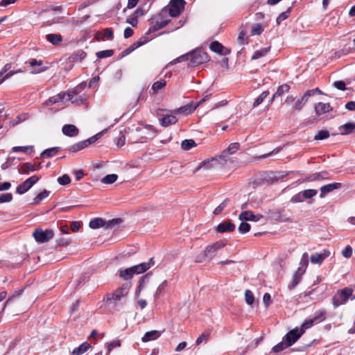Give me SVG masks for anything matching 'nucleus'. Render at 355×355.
<instances>
[{"mask_svg":"<svg viewBox=\"0 0 355 355\" xmlns=\"http://www.w3.org/2000/svg\"><path fill=\"white\" fill-rule=\"evenodd\" d=\"M46 40L52 44L57 46L62 42V36L60 34L49 33L46 35Z\"/></svg>","mask_w":355,"mask_h":355,"instance_id":"23","label":"nucleus"},{"mask_svg":"<svg viewBox=\"0 0 355 355\" xmlns=\"http://www.w3.org/2000/svg\"><path fill=\"white\" fill-rule=\"evenodd\" d=\"M185 3L184 0H171L168 8H165L162 11L168 9L169 15L172 17H176L184 10Z\"/></svg>","mask_w":355,"mask_h":355,"instance_id":"8","label":"nucleus"},{"mask_svg":"<svg viewBox=\"0 0 355 355\" xmlns=\"http://www.w3.org/2000/svg\"><path fill=\"white\" fill-rule=\"evenodd\" d=\"M87 148L85 141H81L69 147V150L72 153H76Z\"/></svg>","mask_w":355,"mask_h":355,"instance_id":"33","label":"nucleus"},{"mask_svg":"<svg viewBox=\"0 0 355 355\" xmlns=\"http://www.w3.org/2000/svg\"><path fill=\"white\" fill-rule=\"evenodd\" d=\"M66 94H58V96H53V97H51L49 98L48 100H46L44 103V105H53V104H55L58 102H61L63 101L64 96H65Z\"/></svg>","mask_w":355,"mask_h":355,"instance_id":"32","label":"nucleus"},{"mask_svg":"<svg viewBox=\"0 0 355 355\" xmlns=\"http://www.w3.org/2000/svg\"><path fill=\"white\" fill-rule=\"evenodd\" d=\"M354 290L350 287H345L337 291L332 297V304L334 308L347 303L349 298L352 295Z\"/></svg>","mask_w":355,"mask_h":355,"instance_id":"3","label":"nucleus"},{"mask_svg":"<svg viewBox=\"0 0 355 355\" xmlns=\"http://www.w3.org/2000/svg\"><path fill=\"white\" fill-rule=\"evenodd\" d=\"M135 274L139 275L145 272L148 270V266L144 263H141L132 266Z\"/></svg>","mask_w":355,"mask_h":355,"instance_id":"34","label":"nucleus"},{"mask_svg":"<svg viewBox=\"0 0 355 355\" xmlns=\"http://www.w3.org/2000/svg\"><path fill=\"white\" fill-rule=\"evenodd\" d=\"M53 232L51 230H42L37 228L33 233V236L37 243H46L50 241L53 237Z\"/></svg>","mask_w":355,"mask_h":355,"instance_id":"9","label":"nucleus"},{"mask_svg":"<svg viewBox=\"0 0 355 355\" xmlns=\"http://www.w3.org/2000/svg\"><path fill=\"white\" fill-rule=\"evenodd\" d=\"M303 334L301 330L298 329L297 327L288 331L284 337V341L287 343V346H291L293 345Z\"/></svg>","mask_w":355,"mask_h":355,"instance_id":"11","label":"nucleus"},{"mask_svg":"<svg viewBox=\"0 0 355 355\" xmlns=\"http://www.w3.org/2000/svg\"><path fill=\"white\" fill-rule=\"evenodd\" d=\"M166 85V81L164 79H161L158 81L155 82L153 85L151 89L153 90V94H155L158 92L159 90L163 89Z\"/></svg>","mask_w":355,"mask_h":355,"instance_id":"31","label":"nucleus"},{"mask_svg":"<svg viewBox=\"0 0 355 355\" xmlns=\"http://www.w3.org/2000/svg\"><path fill=\"white\" fill-rule=\"evenodd\" d=\"M120 223H121V218H114L106 221L102 218L97 217L89 222V227L94 230L98 229L100 227H104L105 230H107L112 228Z\"/></svg>","mask_w":355,"mask_h":355,"instance_id":"4","label":"nucleus"},{"mask_svg":"<svg viewBox=\"0 0 355 355\" xmlns=\"http://www.w3.org/2000/svg\"><path fill=\"white\" fill-rule=\"evenodd\" d=\"M103 35L106 37L109 40H112L114 38L113 30L110 28H106L102 31Z\"/></svg>","mask_w":355,"mask_h":355,"instance_id":"59","label":"nucleus"},{"mask_svg":"<svg viewBox=\"0 0 355 355\" xmlns=\"http://www.w3.org/2000/svg\"><path fill=\"white\" fill-rule=\"evenodd\" d=\"M171 22L170 19H163L162 13L157 16L153 17L150 19V24H151L146 34L149 35L157 31L158 30L165 27Z\"/></svg>","mask_w":355,"mask_h":355,"instance_id":"6","label":"nucleus"},{"mask_svg":"<svg viewBox=\"0 0 355 355\" xmlns=\"http://www.w3.org/2000/svg\"><path fill=\"white\" fill-rule=\"evenodd\" d=\"M189 57H190V53H189L184 54V55H180V57L174 59L173 61H171L170 62V64H175L176 63L187 60Z\"/></svg>","mask_w":355,"mask_h":355,"instance_id":"58","label":"nucleus"},{"mask_svg":"<svg viewBox=\"0 0 355 355\" xmlns=\"http://www.w3.org/2000/svg\"><path fill=\"white\" fill-rule=\"evenodd\" d=\"M62 130L64 135L71 137H75L79 133L78 129L74 125L71 124L64 125Z\"/></svg>","mask_w":355,"mask_h":355,"instance_id":"21","label":"nucleus"},{"mask_svg":"<svg viewBox=\"0 0 355 355\" xmlns=\"http://www.w3.org/2000/svg\"><path fill=\"white\" fill-rule=\"evenodd\" d=\"M178 121L177 117L173 114H166L159 119L160 125L163 127H167L175 124Z\"/></svg>","mask_w":355,"mask_h":355,"instance_id":"19","label":"nucleus"},{"mask_svg":"<svg viewBox=\"0 0 355 355\" xmlns=\"http://www.w3.org/2000/svg\"><path fill=\"white\" fill-rule=\"evenodd\" d=\"M167 286V282L166 280H164L157 288V291L154 295V297L155 300L158 299L159 296L162 295L164 289L166 288Z\"/></svg>","mask_w":355,"mask_h":355,"instance_id":"46","label":"nucleus"},{"mask_svg":"<svg viewBox=\"0 0 355 355\" xmlns=\"http://www.w3.org/2000/svg\"><path fill=\"white\" fill-rule=\"evenodd\" d=\"M150 275H151V273H147V274L143 275L141 277H140L139 282V285L137 287L136 291H135V295L137 297H138L140 295V293H141V290L143 289L144 285L145 284V283L146 282L148 281Z\"/></svg>","mask_w":355,"mask_h":355,"instance_id":"28","label":"nucleus"},{"mask_svg":"<svg viewBox=\"0 0 355 355\" xmlns=\"http://www.w3.org/2000/svg\"><path fill=\"white\" fill-rule=\"evenodd\" d=\"M270 49V47L262 48L259 50L256 51L252 56V60H257L265 56L269 51Z\"/></svg>","mask_w":355,"mask_h":355,"instance_id":"35","label":"nucleus"},{"mask_svg":"<svg viewBox=\"0 0 355 355\" xmlns=\"http://www.w3.org/2000/svg\"><path fill=\"white\" fill-rule=\"evenodd\" d=\"M342 254L345 258H349L352 254V248L349 245H347L342 251Z\"/></svg>","mask_w":355,"mask_h":355,"instance_id":"63","label":"nucleus"},{"mask_svg":"<svg viewBox=\"0 0 355 355\" xmlns=\"http://www.w3.org/2000/svg\"><path fill=\"white\" fill-rule=\"evenodd\" d=\"M114 54L113 50H104L96 53V56L98 58H105L112 56Z\"/></svg>","mask_w":355,"mask_h":355,"instance_id":"47","label":"nucleus"},{"mask_svg":"<svg viewBox=\"0 0 355 355\" xmlns=\"http://www.w3.org/2000/svg\"><path fill=\"white\" fill-rule=\"evenodd\" d=\"M239 219L241 220H253L257 221L259 220L257 216H255L252 211H244L239 215Z\"/></svg>","mask_w":355,"mask_h":355,"instance_id":"27","label":"nucleus"},{"mask_svg":"<svg viewBox=\"0 0 355 355\" xmlns=\"http://www.w3.org/2000/svg\"><path fill=\"white\" fill-rule=\"evenodd\" d=\"M304 200V199L302 195V191L294 195L291 199V202H294V203L302 202Z\"/></svg>","mask_w":355,"mask_h":355,"instance_id":"60","label":"nucleus"},{"mask_svg":"<svg viewBox=\"0 0 355 355\" xmlns=\"http://www.w3.org/2000/svg\"><path fill=\"white\" fill-rule=\"evenodd\" d=\"M226 243L223 241H218L206 247L203 252L202 260H211L212 259L217 252L225 247Z\"/></svg>","mask_w":355,"mask_h":355,"instance_id":"5","label":"nucleus"},{"mask_svg":"<svg viewBox=\"0 0 355 355\" xmlns=\"http://www.w3.org/2000/svg\"><path fill=\"white\" fill-rule=\"evenodd\" d=\"M118 178L117 175L116 174H110L105 175L101 180V182L105 184H113L116 181Z\"/></svg>","mask_w":355,"mask_h":355,"instance_id":"38","label":"nucleus"},{"mask_svg":"<svg viewBox=\"0 0 355 355\" xmlns=\"http://www.w3.org/2000/svg\"><path fill=\"white\" fill-rule=\"evenodd\" d=\"M235 230V225L230 221L226 220L218 225L216 230L218 232H232Z\"/></svg>","mask_w":355,"mask_h":355,"instance_id":"17","label":"nucleus"},{"mask_svg":"<svg viewBox=\"0 0 355 355\" xmlns=\"http://www.w3.org/2000/svg\"><path fill=\"white\" fill-rule=\"evenodd\" d=\"M250 230V225L246 222H242L239 227V232L241 234H245Z\"/></svg>","mask_w":355,"mask_h":355,"instance_id":"54","label":"nucleus"},{"mask_svg":"<svg viewBox=\"0 0 355 355\" xmlns=\"http://www.w3.org/2000/svg\"><path fill=\"white\" fill-rule=\"evenodd\" d=\"M306 102L307 101H306V99H304V97L302 96L300 99L297 100V101L295 103L293 108L297 111L301 110Z\"/></svg>","mask_w":355,"mask_h":355,"instance_id":"52","label":"nucleus"},{"mask_svg":"<svg viewBox=\"0 0 355 355\" xmlns=\"http://www.w3.org/2000/svg\"><path fill=\"white\" fill-rule=\"evenodd\" d=\"M330 134L328 130H322L317 132V134L314 136L315 140H323L327 139L329 137Z\"/></svg>","mask_w":355,"mask_h":355,"instance_id":"43","label":"nucleus"},{"mask_svg":"<svg viewBox=\"0 0 355 355\" xmlns=\"http://www.w3.org/2000/svg\"><path fill=\"white\" fill-rule=\"evenodd\" d=\"M162 334V331L153 330L146 332L144 336L142 337L141 340L144 343L149 342L151 340H156Z\"/></svg>","mask_w":355,"mask_h":355,"instance_id":"22","label":"nucleus"},{"mask_svg":"<svg viewBox=\"0 0 355 355\" xmlns=\"http://www.w3.org/2000/svg\"><path fill=\"white\" fill-rule=\"evenodd\" d=\"M269 95L268 91L263 92L259 97H257L253 103V107H257L263 103V100Z\"/></svg>","mask_w":355,"mask_h":355,"instance_id":"44","label":"nucleus"},{"mask_svg":"<svg viewBox=\"0 0 355 355\" xmlns=\"http://www.w3.org/2000/svg\"><path fill=\"white\" fill-rule=\"evenodd\" d=\"M288 347L289 346H287V343L286 341H284V342L282 341V342L279 343L275 346H274L272 348V350L275 352H279Z\"/></svg>","mask_w":355,"mask_h":355,"instance_id":"55","label":"nucleus"},{"mask_svg":"<svg viewBox=\"0 0 355 355\" xmlns=\"http://www.w3.org/2000/svg\"><path fill=\"white\" fill-rule=\"evenodd\" d=\"M230 202V199H225L214 211V215L220 214L222 211L227 206Z\"/></svg>","mask_w":355,"mask_h":355,"instance_id":"42","label":"nucleus"},{"mask_svg":"<svg viewBox=\"0 0 355 355\" xmlns=\"http://www.w3.org/2000/svg\"><path fill=\"white\" fill-rule=\"evenodd\" d=\"M292 9V6H290L285 12H282L277 18L276 21L277 24H280L283 21L286 20L290 15Z\"/></svg>","mask_w":355,"mask_h":355,"instance_id":"37","label":"nucleus"},{"mask_svg":"<svg viewBox=\"0 0 355 355\" xmlns=\"http://www.w3.org/2000/svg\"><path fill=\"white\" fill-rule=\"evenodd\" d=\"M60 150V148L58 147H53L51 148H48L44 150L40 155L41 157L44 158H49L51 157L54 156L56 155Z\"/></svg>","mask_w":355,"mask_h":355,"instance_id":"30","label":"nucleus"},{"mask_svg":"<svg viewBox=\"0 0 355 355\" xmlns=\"http://www.w3.org/2000/svg\"><path fill=\"white\" fill-rule=\"evenodd\" d=\"M39 178L33 175L26 179L23 183L19 184L16 189V192L19 194H23L28 191L37 181Z\"/></svg>","mask_w":355,"mask_h":355,"instance_id":"10","label":"nucleus"},{"mask_svg":"<svg viewBox=\"0 0 355 355\" xmlns=\"http://www.w3.org/2000/svg\"><path fill=\"white\" fill-rule=\"evenodd\" d=\"M130 286L125 284L116 289L113 293L107 294L104 298L105 305L110 312L119 311L126 302Z\"/></svg>","mask_w":355,"mask_h":355,"instance_id":"1","label":"nucleus"},{"mask_svg":"<svg viewBox=\"0 0 355 355\" xmlns=\"http://www.w3.org/2000/svg\"><path fill=\"white\" fill-rule=\"evenodd\" d=\"M196 143L193 139H185L182 141L181 147L184 150H188L191 148L196 146Z\"/></svg>","mask_w":355,"mask_h":355,"instance_id":"39","label":"nucleus"},{"mask_svg":"<svg viewBox=\"0 0 355 355\" xmlns=\"http://www.w3.org/2000/svg\"><path fill=\"white\" fill-rule=\"evenodd\" d=\"M334 86L339 90L344 91L346 89L345 83L342 80L335 81L334 83Z\"/></svg>","mask_w":355,"mask_h":355,"instance_id":"64","label":"nucleus"},{"mask_svg":"<svg viewBox=\"0 0 355 355\" xmlns=\"http://www.w3.org/2000/svg\"><path fill=\"white\" fill-rule=\"evenodd\" d=\"M58 182L60 185H68L71 182V178L67 174H64L58 178Z\"/></svg>","mask_w":355,"mask_h":355,"instance_id":"50","label":"nucleus"},{"mask_svg":"<svg viewBox=\"0 0 355 355\" xmlns=\"http://www.w3.org/2000/svg\"><path fill=\"white\" fill-rule=\"evenodd\" d=\"M300 264V267H302V268L305 269V270L306 269V268L309 265V256L306 252H304L302 254Z\"/></svg>","mask_w":355,"mask_h":355,"instance_id":"53","label":"nucleus"},{"mask_svg":"<svg viewBox=\"0 0 355 355\" xmlns=\"http://www.w3.org/2000/svg\"><path fill=\"white\" fill-rule=\"evenodd\" d=\"M240 148V144L235 142L229 145L228 148L223 150L218 157L212 158L211 159L205 160L200 164L196 168L195 171H199L202 168L209 169L217 165H224L229 159V155L235 153Z\"/></svg>","mask_w":355,"mask_h":355,"instance_id":"2","label":"nucleus"},{"mask_svg":"<svg viewBox=\"0 0 355 355\" xmlns=\"http://www.w3.org/2000/svg\"><path fill=\"white\" fill-rule=\"evenodd\" d=\"M305 272V269L299 267L298 269L293 275V280L291 284L288 285L290 290L294 288L301 281L302 275Z\"/></svg>","mask_w":355,"mask_h":355,"instance_id":"18","label":"nucleus"},{"mask_svg":"<svg viewBox=\"0 0 355 355\" xmlns=\"http://www.w3.org/2000/svg\"><path fill=\"white\" fill-rule=\"evenodd\" d=\"M245 300L248 304L252 305L254 301V297L252 292L250 290H246L245 292Z\"/></svg>","mask_w":355,"mask_h":355,"instance_id":"49","label":"nucleus"},{"mask_svg":"<svg viewBox=\"0 0 355 355\" xmlns=\"http://www.w3.org/2000/svg\"><path fill=\"white\" fill-rule=\"evenodd\" d=\"M289 89H290V86L287 84H284L282 85H280L277 88L275 93L272 95V96L270 101V103H272L275 98L281 96L285 92H288Z\"/></svg>","mask_w":355,"mask_h":355,"instance_id":"25","label":"nucleus"},{"mask_svg":"<svg viewBox=\"0 0 355 355\" xmlns=\"http://www.w3.org/2000/svg\"><path fill=\"white\" fill-rule=\"evenodd\" d=\"M49 195V191H46V189L41 191L34 199H33V204L37 205L39 204L42 200L47 198Z\"/></svg>","mask_w":355,"mask_h":355,"instance_id":"36","label":"nucleus"},{"mask_svg":"<svg viewBox=\"0 0 355 355\" xmlns=\"http://www.w3.org/2000/svg\"><path fill=\"white\" fill-rule=\"evenodd\" d=\"M190 64L196 67L209 60L207 53L201 49H196L190 53Z\"/></svg>","mask_w":355,"mask_h":355,"instance_id":"7","label":"nucleus"},{"mask_svg":"<svg viewBox=\"0 0 355 355\" xmlns=\"http://www.w3.org/2000/svg\"><path fill=\"white\" fill-rule=\"evenodd\" d=\"M210 49L219 55H227L231 53V49L224 46L218 41L212 42L209 46Z\"/></svg>","mask_w":355,"mask_h":355,"instance_id":"12","label":"nucleus"},{"mask_svg":"<svg viewBox=\"0 0 355 355\" xmlns=\"http://www.w3.org/2000/svg\"><path fill=\"white\" fill-rule=\"evenodd\" d=\"M121 346V340L119 339L114 340L107 344V354L109 355L111 351L115 348Z\"/></svg>","mask_w":355,"mask_h":355,"instance_id":"48","label":"nucleus"},{"mask_svg":"<svg viewBox=\"0 0 355 355\" xmlns=\"http://www.w3.org/2000/svg\"><path fill=\"white\" fill-rule=\"evenodd\" d=\"M33 146H15L12 148L13 152L27 153L28 149H32Z\"/></svg>","mask_w":355,"mask_h":355,"instance_id":"62","label":"nucleus"},{"mask_svg":"<svg viewBox=\"0 0 355 355\" xmlns=\"http://www.w3.org/2000/svg\"><path fill=\"white\" fill-rule=\"evenodd\" d=\"M314 323H315V321L313 320V318H311V319L309 318V319L305 320V321L301 325V327H300L301 331L304 334L305 332V331L307 329L311 328L314 324Z\"/></svg>","mask_w":355,"mask_h":355,"instance_id":"41","label":"nucleus"},{"mask_svg":"<svg viewBox=\"0 0 355 355\" xmlns=\"http://www.w3.org/2000/svg\"><path fill=\"white\" fill-rule=\"evenodd\" d=\"M325 310H320L315 313V316L313 319L315 321V323H319L325 319Z\"/></svg>","mask_w":355,"mask_h":355,"instance_id":"40","label":"nucleus"},{"mask_svg":"<svg viewBox=\"0 0 355 355\" xmlns=\"http://www.w3.org/2000/svg\"><path fill=\"white\" fill-rule=\"evenodd\" d=\"M318 193L316 189H306L302 191L304 199H310Z\"/></svg>","mask_w":355,"mask_h":355,"instance_id":"45","label":"nucleus"},{"mask_svg":"<svg viewBox=\"0 0 355 355\" xmlns=\"http://www.w3.org/2000/svg\"><path fill=\"white\" fill-rule=\"evenodd\" d=\"M341 186L342 184L339 182H334L321 187L320 197L324 198L326 194L341 188Z\"/></svg>","mask_w":355,"mask_h":355,"instance_id":"14","label":"nucleus"},{"mask_svg":"<svg viewBox=\"0 0 355 355\" xmlns=\"http://www.w3.org/2000/svg\"><path fill=\"white\" fill-rule=\"evenodd\" d=\"M338 130H340V133L342 135H349L353 132H355V123H354V122L347 123L343 125H340L338 128Z\"/></svg>","mask_w":355,"mask_h":355,"instance_id":"20","label":"nucleus"},{"mask_svg":"<svg viewBox=\"0 0 355 355\" xmlns=\"http://www.w3.org/2000/svg\"><path fill=\"white\" fill-rule=\"evenodd\" d=\"M12 200V195L10 193L0 195V203L9 202Z\"/></svg>","mask_w":355,"mask_h":355,"instance_id":"56","label":"nucleus"},{"mask_svg":"<svg viewBox=\"0 0 355 355\" xmlns=\"http://www.w3.org/2000/svg\"><path fill=\"white\" fill-rule=\"evenodd\" d=\"M196 108V106H193L192 104H187L173 111L174 113L184 114L188 115L192 113Z\"/></svg>","mask_w":355,"mask_h":355,"instance_id":"24","label":"nucleus"},{"mask_svg":"<svg viewBox=\"0 0 355 355\" xmlns=\"http://www.w3.org/2000/svg\"><path fill=\"white\" fill-rule=\"evenodd\" d=\"M263 32V28L259 24H256L252 29V35H260Z\"/></svg>","mask_w":355,"mask_h":355,"instance_id":"61","label":"nucleus"},{"mask_svg":"<svg viewBox=\"0 0 355 355\" xmlns=\"http://www.w3.org/2000/svg\"><path fill=\"white\" fill-rule=\"evenodd\" d=\"M91 345L87 342L83 343L80 346L73 349L71 352V355H80L87 352Z\"/></svg>","mask_w":355,"mask_h":355,"instance_id":"26","label":"nucleus"},{"mask_svg":"<svg viewBox=\"0 0 355 355\" xmlns=\"http://www.w3.org/2000/svg\"><path fill=\"white\" fill-rule=\"evenodd\" d=\"M330 255V252L328 250H324L322 253H315L310 257V261L312 263L321 264L324 259Z\"/></svg>","mask_w":355,"mask_h":355,"instance_id":"16","label":"nucleus"},{"mask_svg":"<svg viewBox=\"0 0 355 355\" xmlns=\"http://www.w3.org/2000/svg\"><path fill=\"white\" fill-rule=\"evenodd\" d=\"M150 39H148L147 37L144 36L141 37L139 40L137 42L132 43L128 48H127L123 52V55H128L130 53H132L133 51L139 48V46L146 44Z\"/></svg>","mask_w":355,"mask_h":355,"instance_id":"13","label":"nucleus"},{"mask_svg":"<svg viewBox=\"0 0 355 355\" xmlns=\"http://www.w3.org/2000/svg\"><path fill=\"white\" fill-rule=\"evenodd\" d=\"M21 170L24 173H28L31 171H35L36 168L33 164L26 162L21 166Z\"/></svg>","mask_w":355,"mask_h":355,"instance_id":"51","label":"nucleus"},{"mask_svg":"<svg viewBox=\"0 0 355 355\" xmlns=\"http://www.w3.org/2000/svg\"><path fill=\"white\" fill-rule=\"evenodd\" d=\"M209 332L202 333L196 340V345H200L202 342H207L209 337Z\"/></svg>","mask_w":355,"mask_h":355,"instance_id":"57","label":"nucleus"},{"mask_svg":"<svg viewBox=\"0 0 355 355\" xmlns=\"http://www.w3.org/2000/svg\"><path fill=\"white\" fill-rule=\"evenodd\" d=\"M314 108L315 114L318 116L329 113L333 110L332 107L330 105L329 103H324L321 102L317 103L315 105Z\"/></svg>","mask_w":355,"mask_h":355,"instance_id":"15","label":"nucleus"},{"mask_svg":"<svg viewBox=\"0 0 355 355\" xmlns=\"http://www.w3.org/2000/svg\"><path fill=\"white\" fill-rule=\"evenodd\" d=\"M119 272L120 277L125 280L131 279L135 274L132 267L126 269H120Z\"/></svg>","mask_w":355,"mask_h":355,"instance_id":"29","label":"nucleus"}]
</instances>
